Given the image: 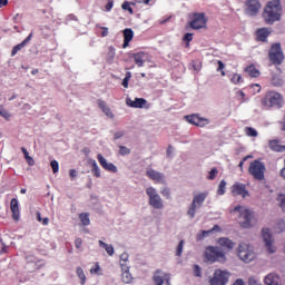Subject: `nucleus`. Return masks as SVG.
Here are the masks:
<instances>
[{
  "instance_id": "obj_1",
  "label": "nucleus",
  "mask_w": 285,
  "mask_h": 285,
  "mask_svg": "<svg viewBox=\"0 0 285 285\" xmlns=\"http://www.w3.org/2000/svg\"><path fill=\"white\" fill-rule=\"evenodd\" d=\"M282 0H272L265 6L262 17L267 26H273L276 21H282Z\"/></svg>"
},
{
  "instance_id": "obj_2",
  "label": "nucleus",
  "mask_w": 285,
  "mask_h": 285,
  "mask_svg": "<svg viewBox=\"0 0 285 285\" xmlns=\"http://www.w3.org/2000/svg\"><path fill=\"white\" fill-rule=\"evenodd\" d=\"M205 258L212 264H215V262L224 264L226 262V252L219 246H208L205 249Z\"/></svg>"
},
{
  "instance_id": "obj_3",
  "label": "nucleus",
  "mask_w": 285,
  "mask_h": 285,
  "mask_svg": "<svg viewBox=\"0 0 285 285\" xmlns=\"http://www.w3.org/2000/svg\"><path fill=\"white\" fill-rule=\"evenodd\" d=\"M282 104H284V97L276 91L266 92L262 99V105L265 106V108H282Z\"/></svg>"
},
{
  "instance_id": "obj_4",
  "label": "nucleus",
  "mask_w": 285,
  "mask_h": 285,
  "mask_svg": "<svg viewBox=\"0 0 285 285\" xmlns=\"http://www.w3.org/2000/svg\"><path fill=\"white\" fill-rule=\"evenodd\" d=\"M248 173L254 179H256V181H264L266 165L259 160H253L249 164Z\"/></svg>"
},
{
  "instance_id": "obj_5",
  "label": "nucleus",
  "mask_w": 285,
  "mask_h": 285,
  "mask_svg": "<svg viewBox=\"0 0 285 285\" xmlns=\"http://www.w3.org/2000/svg\"><path fill=\"white\" fill-rule=\"evenodd\" d=\"M268 59L273 66H282L284 63V51L279 42L272 45L268 51Z\"/></svg>"
},
{
  "instance_id": "obj_6",
  "label": "nucleus",
  "mask_w": 285,
  "mask_h": 285,
  "mask_svg": "<svg viewBox=\"0 0 285 285\" xmlns=\"http://www.w3.org/2000/svg\"><path fill=\"white\" fill-rule=\"evenodd\" d=\"M237 255L242 262H245V264H250V262L255 259V252L253 250V246L247 243H240L238 245Z\"/></svg>"
},
{
  "instance_id": "obj_7",
  "label": "nucleus",
  "mask_w": 285,
  "mask_h": 285,
  "mask_svg": "<svg viewBox=\"0 0 285 285\" xmlns=\"http://www.w3.org/2000/svg\"><path fill=\"white\" fill-rule=\"evenodd\" d=\"M206 197H208V193H200L194 196V199L187 210V215L190 219H195V214L197 213V208H202L204 206V202H206Z\"/></svg>"
},
{
  "instance_id": "obj_8",
  "label": "nucleus",
  "mask_w": 285,
  "mask_h": 285,
  "mask_svg": "<svg viewBox=\"0 0 285 285\" xmlns=\"http://www.w3.org/2000/svg\"><path fill=\"white\" fill-rule=\"evenodd\" d=\"M243 10L247 17H257L262 10V2L259 0H245Z\"/></svg>"
},
{
  "instance_id": "obj_9",
  "label": "nucleus",
  "mask_w": 285,
  "mask_h": 285,
  "mask_svg": "<svg viewBox=\"0 0 285 285\" xmlns=\"http://www.w3.org/2000/svg\"><path fill=\"white\" fill-rule=\"evenodd\" d=\"M146 193L149 197V206H153L156 210H161V208H164V200L161 196L157 194V190L154 187H148Z\"/></svg>"
},
{
  "instance_id": "obj_10",
  "label": "nucleus",
  "mask_w": 285,
  "mask_h": 285,
  "mask_svg": "<svg viewBox=\"0 0 285 285\" xmlns=\"http://www.w3.org/2000/svg\"><path fill=\"white\" fill-rule=\"evenodd\" d=\"M230 193L233 197H250V193L246 188V184L236 181L232 187H230Z\"/></svg>"
},
{
  "instance_id": "obj_11",
  "label": "nucleus",
  "mask_w": 285,
  "mask_h": 285,
  "mask_svg": "<svg viewBox=\"0 0 285 285\" xmlns=\"http://www.w3.org/2000/svg\"><path fill=\"white\" fill-rule=\"evenodd\" d=\"M230 274H228L225 271L216 269L214 273V277L210 278L209 283L210 285H226L228 284V277Z\"/></svg>"
},
{
  "instance_id": "obj_12",
  "label": "nucleus",
  "mask_w": 285,
  "mask_h": 285,
  "mask_svg": "<svg viewBox=\"0 0 285 285\" xmlns=\"http://www.w3.org/2000/svg\"><path fill=\"white\" fill-rule=\"evenodd\" d=\"M206 21L205 13H194L189 26L193 28V30H202V28H206Z\"/></svg>"
},
{
  "instance_id": "obj_13",
  "label": "nucleus",
  "mask_w": 285,
  "mask_h": 285,
  "mask_svg": "<svg viewBox=\"0 0 285 285\" xmlns=\"http://www.w3.org/2000/svg\"><path fill=\"white\" fill-rule=\"evenodd\" d=\"M146 176L148 179H151V181H155V184H166V176L164 173H159L153 168L146 170Z\"/></svg>"
},
{
  "instance_id": "obj_14",
  "label": "nucleus",
  "mask_w": 285,
  "mask_h": 285,
  "mask_svg": "<svg viewBox=\"0 0 285 285\" xmlns=\"http://www.w3.org/2000/svg\"><path fill=\"white\" fill-rule=\"evenodd\" d=\"M240 226L242 228L253 227V213L250 209H244L240 212Z\"/></svg>"
},
{
  "instance_id": "obj_15",
  "label": "nucleus",
  "mask_w": 285,
  "mask_h": 285,
  "mask_svg": "<svg viewBox=\"0 0 285 285\" xmlns=\"http://www.w3.org/2000/svg\"><path fill=\"white\" fill-rule=\"evenodd\" d=\"M262 236H263V239L265 242V246H266L268 253H271V254L275 253V250H277V249L275 248V246H273V235H271V229L263 228Z\"/></svg>"
},
{
  "instance_id": "obj_16",
  "label": "nucleus",
  "mask_w": 285,
  "mask_h": 285,
  "mask_svg": "<svg viewBox=\"0 0 285 285\" xmlns=\"http://www.w3.org/2000/svg\"><path fill=\"white\" fill-rule=\"evenodd\" d=\"M185 119L188 121V124H191L193 126H198L199 128H204V126H208V119L202 118L197 114L186 116Z\"/></svg>"
},
{
  "instance_id": "obj_17",
  "label": "nucleus",
  "mask_w": 285,
  "mask_h": 285,
  "mask_svg": "<svg viewBox=\"0 0 285 285\" xmlns=\"http://www.w3.org/2000/svg\"><path fill=\"white\" fill-rule=\"evenodd\" d=\"M97 159L101 166V168H104V170H107L108 173H117V166H115V164L112 163H108V160L104 157V155L98 154L97 155Z\"/></svg>"
},
{
  "instance_id": "obj_18",
  "label": "nucleus",
  "mask_w": 285,
  "mask_h": 285,
  "mask_svg": "<svg viewBox=\"0 0 285 285\" xmlns=\"http://www.w3.org/2000/svg\"><path fill=\"white\" fill-rule=\"evenodd\" d=\"M154 282L156 285H164V282H166L167 285H170V274H164L161 276V269H157L154 275Z\"/></svg>"
},
{
  "instance_id": "obj_19",
  "label": "nucleus",
  "mask_w": 285,
  "mask_h": 285,
  "mask_svg": "<svg viewBox=\"0 0 285 285\" xmlns=\"http://www.w3.org/2000/svg\"><path fill=\"white\" fill-rule=\"evenodd\" d=\"M147 57H148V53H146L144 51H139V52L131 55V59H134V61L138 68H144V63H146Z\"/></svg>"
},
{
  "instance_id": "obj_20",
  "label": "nucleus",
  "mask_w": 285,
  "mask_h": 285,
  "mask_svg": "<svg viewBox=\"0 0 285 285\" xmlns=\"http://www.w3.org/2000/svg\"><path fill=\"white\" fill-rule=\"evenodd\" d=\"M97 104H98V108H100V110L104 112V115H106V117H109V119H115V114H112V109L108 107V104L106 102V100L98 99Z\"/></svg>"
},
{
  "instance_id": "obj_21",
  "label": "nucleus",
  "mask_w": 285,
  "mask_h": 285,
  "mask_svg": "<svg viewBox=\"0 0 285 285\" xmlns=\"http://www.w3.org/2000/svg\"><path fill=\"white\" fill-rule=\"evenodd\" d=\"M217 244L224 250H233L235 248V242L230 240V238H228V237L218 238Z\"/></svg>"
},
{
  "instance_id": "obj_22",
  "label": "nucleus",
  "mask_w": 285,
  "mask_h": 285,
  "mask_svg": "<svg viewBox=\"0 0 285 285\" xmlns=\"http://www.w3.org/2000/svg\"><path fill=\"white\" fill-rule=\"evenodd\" d=\"M126 104L129 108H144L148 101L145 98H136L135 100L127 98Z\"/></svg>"
},
{
  "instance_id": "obj_23",
  "label": "nucleus",
  "mask_w": 285,
  "mask_h": 285,
  "mask_svg": "<svg viewBox=\"0 0 285 285\" xmlns=\"http://www.w3.org/2000/svg\"><path fill=\"white\" fill-rule=\"evenodd\" d=\"M122 35H124L122 48H128V46H130V41H132V39H135V31H132V29H130V28H126L122 31Z\"/></svg>"
},
{
  "instance_id": "obj_24",
  "label": "nucleus",
  "mask_w": 285,
  "mask_h": 285,
  "mask_svg": "<svg viewBox=\"0 0 285 285\" xmlns=\"http://www.w3.org/2000/svg\"><path fill=\"white\" fill-rule=\"evenodd\" d=\"M32 39V32L19 45L14 46L11 50V57H14L17 55V52H19L20 50H23V48H26V46H28V42H30Z\"/></svg>"
},
{
  "instance_id": "obj_25",
  "label": "nucleus",
  "mask_w": 285,
  "mask_h": 285,
  "mask_svg": "<svg viewBox=\"0 0 285 285\" xmlns=\"http://www.w3.org/2000/svg\"><path fill=\"white\" fill-rule=\"evenodd\" d=\"M10 208L12 213V218L14 219V222H19V200H17V198L11 199Z\"/></svg>"
},
{
  "instance_id": "obj_26",
  "label": "nucleus",
  "mask_w": 285,
  "mask_h": 285,
  "mask_svg": "<svg viewBox=\"0 0 285 285\" xmlns=\"http://www.w3.org/2000/svg\"><path fill=\"white\" fill-rule=\"evenodd\" d=\"M268 147L274 153H285V145H279V141L277 140H269Z\"/></svg>"
},
{
  "instance_id": "obj_27",
  "label": "nucleus",
  "mask_w": 285,
  "mask_h": 285,
  "mask_svg": "<svg viewBox=\"0 0 285 285\" xmlns=\"http://www.w3.org/2000/svg\"><path fill=\"white\" fill-rule=\"evenodd\" d=\"M266 285H279V276L277 274H268L264 279Z\"/></svg>"
},
{
  "instance_id": "obj_28",
  "label": "nucleus",
  "mask_w": 285,
  "mask_h": 285,
  "mask_svg": "<svg viewBox=\"0 0 285 285\" xmlns=\"http://www.w3.org/2000/svg\"><path fill=\"white\" fill-rule=\"evenodd\" d=\"M269 35H271V31H268V29L266 28L258 29L256 31L257 41H263V42L266 41Z\"/></svg>"
},
{
  "instance_id": "obj_29",
  "label": "nucleus",
  "mask_w": 285,
  "mask_h": 285,
  "mask_svg": "<svg viewBox=\"0 0 285 285\" xmlns=\"http://www.w3.org/2000/svg\"><path fill=\"white\" fill-rule=\"evenodd\" d=\"M210 233H222V227H219V225H214V227L209 230H202L200 235H198V239H204V237H208Z\"/></svg>"
},
{
  "instance_id": "obj_30",
  "label": "nucleus",
  "mask_w": 285,
  "mask_h": 285,
  "mask_svg": "<svg viewBox=\"0 0 285 285\" xmlns=\"http://www.w3.org/2000/svg\"><path fill=\"white\" fill-rule=\"evenodd\" d=\"M245 72H247V75H249V77L254 79H257V77H259L261 75L259 70L254 67V65H249L248 67H246Z\"/></svg>"
},
{
  "instance_id": "obj_31",
  "label": "nucleus",
  "mask_w": 285,
  "mask_h": 285,
  "mask_svg": "<svg viewBox=\"0 0 285 285\" xmlns=\"http://www.w3.org/2000/svg\"><path fill=\"white\" fill-rule=\"evenodd\" d=\"M91 164V173L94 175V177H97V179H99V177H101V169L99 168V165H97V160H90Z\"/></svg>"
},
{
  "instance_id": "obj_32",
  "label": "nucleus",
  "mask_w": 285,
  "mask_h": 285,
  "mask_svg": "<svg viewBox=\"0 0 285 285\" xmlns=\"http://www.w3.org/2000/svg\"><path fill=\"white\" fill-rule=\"evenodd\" d=\"M98 244L100 246V248H105L106 253L112 257V255H115V247H112V245H108L107 243H105L104 240H98Z\"/></svg>"
},
{
  "instance_id": "obj_33",
  "label": "nucleus",
  "mask_w": 285,
  "mask_h": 285,
  "mask_svg": "<svg viewBox=\"0 0 285 285\" xmlns=\"http://www.w3.org/2000/svg\"><path fill=\"white\" fill-rule=\"evenodd\" d=\"M79 219L82 226H90V215L88 213H81Z\"/></svg>"
},
{
  "instance_id": "obj_34",
  "label": "nucleus",
  "mask_w": 285,
  "mask_h": 285,
  "mask_svg": "<svg viewBox=\"0 0 285 285\" xmlns=\"http://www.w3.org/2000/svg\"><path fill=\"white\" fill-rule=\"evenodd\" d=\"M76 273L80 279V284L85 285L86 284V274L83 273V268L77 267Z\"/></svg>"
},
{
  "instance_id": "obj_35",
  "label": "nucleus",
  "mask_w": 285,
  "mask_h": 285,
  "mask_svg": "<svg viewBox=\"0 0 285 285\" xmlns=\"http://www.w3.org/2000/svg\"><path fill=\"white\" fill-rule=\"evenodd\" d=\"M115 48L114 47H109V51L107 53V63H112V61H115Z\"/></svg>"
},
{
  "instance_id": "obj_36",
  "label": "nucleus",
  "mask_w": 285,
  "mask_h": 285,
  "mask_svg": "<svg viewBox=\"0 0 285 285\" xmlns=\"http://www.w3.org/2000/svg\"><path fill=\"white\" fill-rule=\"evenodd\" d=\"M217 195H226V180H222L218 185Z\"/></svg>"
},
{
  "instance_id": "obj_37",
  "label": "nucleus",
  "mask_w": 285,
  "mask_h": 285,
  "mask_svg": "<svg viewBox=\"0 0 285 285\" xmlns=\"http://www.w3.org/2000/svg\"><path fill=\"white\" fill-rule=\"evenodd\" d=\"M245 135H247V137H257V129L253 127H245Z\"/></svg>"
},
{
  "instance_id": "obj_38",
  "label": "nucleus",
  "mask_w": 285,
  "mask_h": 285,
  "mask_svg": "<svg viewBox=\"0 0 285 285\" xmlns=\"http://www.w3.org/2000/svg\"><path fill=\"white\" fill-rule=\"evenodd\" d=\"M285 230V222L278 220L275 225V233H284Z\"/></svg>"
},
{
  "instance_id": "obj_39",
  "label": "nucleus",
  "mask_w": 285,
  "mask_h": 285,
  "mask_svg": "<svg viewBox=\"0 0 285 285\" xmlns=\"http://www.w3.org/2000/svg\"><path fill=\"white\" fill-rule=\"evenodd\" d=\"M232 83H235V86H237V83H243L244 80L242 79V75L239 73H234L232 76V79H230Z\"/></svg>"
},
{
  "instance_id": "obj_40",
  "label": "nucleus",
  "mask_w": 285,
  "mask_h": 285,
  "mask_svg": "<svg viewBox=\"0 0 285 285\" xmlns=\"http://www.w3.org/2000/svg\"><path fill=\"white\" fill-rule=\"evenodd\" d=\"M122 282L125 284H130V282H132V275L130 274V272L126 271L125 273H122Z\"/></svg>"
},
{
  "instance_id": "obj_41",
  "label": "nucleus",
  "mask_w": 285,
  "mask_h": 285,
  "mask_svg": "<svg viewBox=\"0 0 285 285\" xmlns=\"http://www.w3.org/2000/svg\"><path fill=\"white\" fill-rule=\"evenodd\" d=\"M131 77H132V73L130 71H127L125 78L122 79L124 88H128V83H129Z\"/></svg>"
},
{
  "instance_id": "obj_42",
  "label": "nucleus",
  "mask_w": 285,
  "mask_h": 285,
  "mask_svg": "<svg viewBox=\"0 0 285 285\" xmlns=\"http://www.w3.org/2000/svg\"><path fill=\"white\" fill-rule=\"evenodd\" d=\"M273 86H284V80L279 76H274L272 79Z\"/></svg>"
},
{
  "instance_id": "obj_43",
  "label": "nucleus",
  "mask_w": 285,
  "mask_h": 285,
  "mask_svg": "<svg viewBox=\"0 0 285 285\" xmlns=\"http://www.w3.org/2000/svg\"><path fill=\"white\" fill-rule=\"evenodd\" d=\"M121 8L122 10H127V12H129V14H134V10H132V7H130V3L128 1H125L122 4H121Z\"/></svg>"
},
{
  "instance_id": "obj_44",
  "label": "nucleus",
  "mask_w": 285,
  "mask_h": 285,
  "mask_svg": "<svg viewBox=\"0 0 285 285\" xmlns=\"http://www.w3.org/2000/svg\"><path fill=\"white\" fill-rule=\"evenodd\" d=\"M183 253H184V240H180L176 249L177 257H181Z\"/></svg>"
},
{
  "instance_id": "obj_45",
  "label": "nucleus",
  "mask_w": 285,
  "mask_h": 285,
  "mask_svg": "<svg viewBox=\"0 0 285 285\" xmlns=\"http://www.w3.org/2000/svg\"><path fill=\"white\" fill-rule=\"evenodd\" d=\"M277 202H278L279 207L282 208V210H285V195L281 194L277 197Z\"/></svg>"
},
{
  "instance_id": "obj_46",
  "label": "nucleus",
  "mask_w": 285,
  "mask_h": 285,
  "mask_svg": "<svg viewBox=\"0 0 285 285\" xmlns=\"http://www.w3.org/2000/svg\"><path fill=\"white\" fill-rule=\"evenodd\" d=\"M225 65L222 60H218V68H217V72L220 71L222 77H226V71H224Z\"/></svg>"
},
{
  "instance_id": "obj_47",
  "label": "nucleus",
  "mask_w": 285,
  "mask_h": 285,
  "mask_svg": "<svg viewBox=\"0 0 285 285\" xmlns=\"http://www.w3.org/2000/svg\"><path fill=\"white\" fill-rule=\"evenodd\" d=\"M50 166H51V168H52L53 174L59 173V161L52 160V161L50 163Z\"/></svg>"
},
{
  "instance_id": "obj_48",
  "label": "nucleus",
  "mask_w": 285,
  "mask_h": 285,
  "mask_svg": "<svg viewBox=\"0 0 285 285\" xmlns=\"http://www.w3.org/2000/svg\"><path fill=\"white\" fill-rule=\"evenodd\" d=\"M0 117H3L4 119H10V117H12V116L10 115V112H8V110L0 107Z\"/></svg>"
},
{
  "instance_id": "obj_49",
  "label": "nucleus",
  "mask_w": 285,
  "mask_h": 285,
  "mask_svg": "<svg viewBox=\"0 0 285 285\" xmlns=\"http://www.w3.org/2000/svg\"><path fill=\"white\" fill-rule=\"evenodd\" d=\"M112 8H115V0H108L107 4L105 7L106 12H110V10H112Z\"/></svg>"
},
{
  "instance_id": "obj_50",
  "label": "nucleus",
  "mask_w": 285,
  "mask_h": 285,
  "mask_svg": "<svg viewBox=\"0 0 285 285\" xmlns=\"http://www.w3.org/2000/svg\"><path fill=\"white\" fill-rule=\"evenodd\" d=\"M160 195H163V197H166L167 199H170V188L168 187L163 188V190L160 191Z\"/></svg>"
},
{
  "instance_id": "obj_51",
  "label": "nucleus",
  "mask_w": 285,
  "mask_h": 285,
  "mask_svg": "<svg viewBox=\"0 0 285 285\" xmlns=\"http://www.w3.org/2000/svg\"><path fill=\"white\" fill-rule=\"evenodd\" d=\"M4 253H8V246H6V243L0 238V255H3Z\"/></svg>"
},
{
  "instance_id": "obj_52",
  "label": "nucleus",
  "mask_w": 285,
  "mask_h": 285,
  "mask_svg": "<svg viewBox=\"0 0 285 285\" xmlns=\"http://www.w3.org/2000/svg\"><path fill=\"white\" fill-rule=\"evenodd\" d=\"M119 153L120 155L125 156V155H130V149L126 146H120L119 147Z\"/></svg>"
},
{
  "instance_id": "obj_53",
  "label": "nucleus",
  "mask_w": 285,
  "mask_h": 285,
  "mask_svg": "<svg viewBox=\"0 0 285 285\" xmlns=\"http://www.w3.org/2000/svg\"><path fill=\"white\" fill-rule=\"evenodd\" d=\"M194 275L195 277H202V267L199 265H194Z\"/></svg>"
},
{
  "instance_id": "obj_54",
  "label": "nucleus",
  "mask_w": 285,
  "mask_h": 285,
  "mask_svg": "<svg viewBox=\"0 0 285 285\" xmlns=\"http://www.w3.org/2000/svg\"><path fill=\"white\" fill-rule=\"evenodd\" d=\"M217 168H213L210 171H209V174H208V176H207V179H210V180H213V179H215V177H217Z\"/></svg>"
},
{
  "instance_id": "obj_55",
  "label": "nucleus",
  "mask_w": 285,
  "mask_h": 285,
  "mask_svg": "<svg viewBox=\"0 0 285 285\" xmlns=\"http://www.w3.org/2000/svg\"><path fill=\"white\" fill-rule=\"evenodd\" d=\"M252 156H246L243 158V160H240V163L238 164V168H240V171H244V163L247 161V159H250Z\"/></svg>"
},
{
  "instance_id": "obj_56",
  "label": "nucleus",
  "mask_w": 285,
  "mask_h": 285,
  "mask_svg": "<svg viewBox=\"0 0 285 285\" xmlns=\"http://www.w3.org/2000/svg\"><path fill=\"white\" fill-rule=\"evenodd\" d=\"M183 40L187 41V43H190V41H193V33H186Z\"/></svg>"
},
{
  "instance_id": "obj_57",
  "label": "nucleus",
  "mask_w": 285,
  "mask_h": 285,
  "mask_svg": "<svg viewBox=\"0 0 285 285\" xmlns=\"http://www.w3.org/2000/svg\"><path fill=\"white\" fill-rule=\"evenodd\" d=\"M126 135L125 131H117L114 134V139H121Z\"/></svg>"
},
{
  "instance_id": "obj_58",
  "label": "nucleus",
  "mask_w": 285,
  "mask_h": 285,
  "mask_svg": "<svg viewBox=\"0 0 285 285\" xmlns=\"http://www.w3.org/2000/svg\"><path fill=\"white\" fill-rule=\"evenodd\" d=\"M82 244H83V240H81V238H76L75 240L76 248L78 249L81 248Z\"/></svg>"
},
{
  "instance_id": "obj_59",
  "label": "nucleus",
  "mask_w": 285,
  "mask_h": 285,
  "mask_svg": "<svg viewBox=\"0 0 285 285\" xmlns=\"http://www.w3.org/2000/svg\"><path fill=\"white\" fill-rule=\"evenodd\" d=\"M121 262H128V254L120 255V266H124V263H121Z\"/></svg>"
},
{
  "instance_id": "obj_60",
  "label": "nucleus",
  "mask_w": 285,
  "mask_h": 285,
  "mask_svg": "<svg viewBox=\"0 0 285 285\" xmlns=\"http://www.w3.org/2000/svg\"><path fill=\"white\" fill-rule=\"evenodd\" d=\"M237 95L242 102L246 101V94L244 91H238Z\"/></svg>"
},
{
  "instance_id": "obj_61",
  "label": "nucleus",
  "mask_w": 285,
  "mask_h": 285,
  "mask_svg": "<svg viewBox=\"0 0 285 285\" xmlns=\"http://www.w3.org/2000/svg\"><path fill=\"white\" fill-rule=\"evenodd\" d=\"M21 151L24 155V159H28L30 157V153H28V149H26V147H22Z\"/></svg>"
},
{
  "instance_id": "obj_62",
  "label": "nucleus",
  "mask_w": 285,
  "mask_h": 285,
  "mask_svg": "<svg viewBox=\"0 0 285 285\" xmlns=\"http://www.w3.org/2000/svg\"><path fill=\"white\" fill-rule=\"evenodd\" d=\"M248 285H262V284H259V282H257V279H255V278H249Z\"/></svg>"
},
{
  "instance_id": "obj_63",
  "label": "nucleus",
  "mask_w": 285,
  "mask_h": 285,
  "mask_svg": "<svg viewBox=\"0 0 285 285\" xmlns=\"http://www.w3.org/2000/svg\"><path fill=\"white\" fill-rule=\"evenodd\" d=\"M101 37H108V27H101Z\"/></svg>"
},
{
  "instance_id": "obj_64",
  "label": "nucleus",
  "mask_w": 285,
  "mask_h": 285,
  "mask_svg": "<svg viewBox=\"0 0 285 285\" xmlns=\"http://www.w3.org/2000/svg\"><path fill=\"white\" fill-rule=\"evenodd\" d=\"M69 176L71 177V179H75V177H77V170L76 169H70L69 170Z\"/></svg>"
}]
</instances>
